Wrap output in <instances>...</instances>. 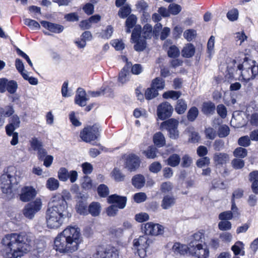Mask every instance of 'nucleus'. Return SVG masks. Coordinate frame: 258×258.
I'll use <instances>...</instances> for the list:
<instances>
[{
  "label": "nucleus",
  "instance_id": "nucleus-57",
  "mask_svg": "<svg viewBox=\"0 0 258 258\" xmlns=\"http://www.w3.org/2000/svg\"><path fill=\"white\" fill-rule=\"evenodd\" d=\"M230 130L226 125H223L219 128L218 136L220 138H224L229 134Z\"/></svg>",
  "mask_w": 258,
  "mask_h": 258
},
{
  "label": "nucleus",
  "instance_id": "nucleus-10",
  "mask_svg": "<svg viewBox=\"0 0 258 258\" xmlns=\"http://www.w3.org/2000/svg\"><path fill=\"white\" fill-rule=\"evenodd\" d=\"M142 230L144 231L146 235H158L163 233L162 226L158 224H154L151 222L146 223Z\"/></svg>",
  "mask_w": 258,
  "mask_h": 258
},
{
  "label": "nucleus",
  "instance_id": "nucleus-26",
  "mask_svg": "<svg viewBox=\"0 0 258 258\" xmlns=\"http://www.w3.org/2000/svg\"><path fill=\"white\" fill-rule=\"evenodd\" d=\"M146 180L144 176L141 174H137L134 176L132 179V183L134 186L137 188L140 189L145 184Z\"/></svg>",
  "mask_w": 258,
  "mask_h": 258
},
{
  "label": "nucleus",
  "instance_id": "nucleus-35",
  "mask_svg": "<svg viewBox=\"0 0 258 258\" xmlns=\"http://www.w3.org/2000/svg\"><path fill=\"white\" fill-rule=\"evenodd\" d=\"M158 150L156 147L151 146L148 147L146 150L143 151V153L148 159H154L157 157Z\"/></svg>",
  "mask_w": 258,
  "mask_h": 258
},
{
  "label": "nucleus",
  "instance_id": "nucleus-20",
  "mask_svg": "<svg viewBox=\"0 0 258 258\" xmlns=\"http://www.w3.org/2000/svg\"><path fill=\"white\" fill-rule=\"evenodd\" d=\"M132 63L126 62V65L123 68L119 74L118 81L122 84L126 83L129 80L130 76V69H131Z\"/></svg>",
  "mask_w": 258,
  "mask_h": 258
},
{
  "label": "nucleus",
  "instance_id": "nucleus-13",
  "mask_svg": "<svg viewBox=\"0 0 258 258\" xmlns=\"http://www.w3.org/2000/svg\"><path fill=\"white\" fill-rule=\"evenodd\" d=\"M126 198L121 197L116 194L112 195L108 197L107 199L108 202L110 204H114L119 209H123L126 205Z\"/></svg>",
  "mask_w": 258,
  "mask_h": 258
},
{
  "label": "nucleus",
  "instance_id": "nucleus-60",
  "mask_svg": "<svg viewBox=\"0 0 258 258\" xmlns=\"http://www.w3.org/2000/svg\"><path fill=\"white\" fill-rule=\"evenodd\" d=\"M238 11L236 9H233L227 14V18L231 21H234L238 19Z\"/></svg>",
  "mask_w": 258,
  "mask_h": 258
},
{
  "label": "nucleus",
  "instance_id": "nucleus-61",
  "mask_svg": "<svg viewBox=\"0 0 258 258\" xmlns=\"http://www.w3.org/2000/svg\"><path fill=\"white\" fill-rule=\"evenodd\" d=\"M147 196L144 192L136 193L134 196L135 202L137 203H141L145 202L147 200Z\"/></svg>",
  "mask_w": 258,
  "mask_h": 258
},
{
  "label": "nucleus",
  "instance_id": "nucleus-45",
  "mask_svg": "<svg viewBox=\"0 0 258 258\" xmlns=\"http://www.w3.org/2000/svg\"><path fill=\"white\" fill-rule=\"evenodd\" d=\"M24 24L28 26L32 30H37L40 27V24L36 21L30 19H24Z\"/></svg>",
  "mask_w": 258,
  "mask_h": 258
},
{
  "label": "nucleus",
  "instance_id": "nucleus-36",
  "mask_svg": "<svg viewBox=\"0 0 258 258\" xmlns=\"http://www.w3.org/2000/svg\"><path fill=\"white\" fill-rule=\"evenodd\" d=\"M187 249L188 247L183 244H181L179 243H175L172 246V250L173 251L177 254H180L181 255L185 254L187 252Z\"/></svg>",
  "mask_w": 258,
  "mask_h": 258
},
{
  "label": "nucleus",
  "instance_id": "nucleus-44",
  "mask_svg": "<svg viewBox=\"0 0 258 258\" xmlns=\"http://www.w3.org/2000/svg\"><path fill=\"white\" fill-rule=\"evenodd\" d=\"M167 54L169 57L177 58L180 55L179 49L175 45H171L167 51Z\"/></svg>",
  "mask_w": 258,
  "mask_h": 258
},
{
  "label": "nucleus",
  "instance_id": "nucleus-30",
  "mask_svg": "<svg viewBox=\"0 0 258 258\" xmlns=\"http://www.w3.org/2000/svg\"><path fill=\"white\" fill-rule=\"evenodd\" d=\"M137 17L132 14L130 15L126 19L125 21L126 32L130 33L131 32V29L133 28L137 23Z\"/></svg>",
  "mask_w": 258,
  "mask_h": 258
},
{
  "label": "nucleus",
  "instance_id": "nucleus-15",
  "mask_svg": "<svg viewBox=\"0 0 258 258\" xmlns=\"http://www.w3.org/2000/svg\"><path fill=\"white\" fill-rule=\"evenodd\" d=\"M88 98L86 97V93L84 89L79 88L75 96V102L80 106H85L87 104Z\"/></svg>",
  "mask_w": 258,
  "mask_h": 258
},
{
  "label": "nucleus",
  "instance_id": "nucleus-31",
  "mask_svg": "<svg viewBox=\"0 0 258 258\" xmlns=\"http://www.w3.org/2000/svg\"><path fill=\"white\" fill-rule=\"evenodd\" d=\"M153 141L158 147H162L165 145V138L161 132L156 133L153 136Z\"/></svg>",
  "mask_w": 258,
  "mask_h": 258
},
{
  "label": "nucleus",
  "instance_id": "nucleus-38",
  "mask_svg": "<svg viewBox=\"0 0 258 258\" xmlns=\"http://www.w3.org/2000/svg\"><path fill=\"white\" fill-rule=\"evenodd\" d=\"M199 112L198 108L196 106L191 107L187 113V118L189 121H194L196 120L199 115Z\"/></svg>",
  "mask_w": 258,
  "mask_h": 258
},
{
  "label": "nucleus",
  "instance_id": "nucleus-37",
  "mask_svg": "<svg viewBox=\"0 0 258 258\" xmlns=\"http://www.w3.org/2000/svg\"><path fill=\"white\" fill-rule=\"evenodd\" d=\"M181 95V92L171 90L164 92L163 94V97L165 99L171 98L175 100H178Z\"/></svg>",
  "mask_w": 258,
  "mask_h": 258
},
{
  "label": "nucleus",
  "instance_id": "nucleus-29",
  "mask_svg": "<svg viewBox=\"0 0 258 258\" xmlns=\"http://www.w3.org/2000/svg\"><path fill=\"white\" fill-rule=\"evenodd\" d=\"M187 105L186 101L183 99H178L175 106V110L178 114H182L186 110Z\"/></svg>",
  "mask_w": 258,
  "mask_h": 258
},
{
  "label": "nucleus",
  "instance_id": "nucleus-22",
  "mask_svg": "<svg viewBox=\"0 0 258 258\" xmlns=\"http://www.w3.org/2000/svg\"><path fill=\"white\" fill-rule=\"evenodd\" d=\"M152 241L148 239L147 235L144 236H141L138 239H135L133 241L134 248H136V246L142 247H148Z\"/></svg>",
  "mask_w": 258,
  "mask_h": 258
},
{
  "label": "nucleus",
  "instance_id": "nucleus-6",
  "mask_svg": "<svg viewBox=\"0 0 258 258\" xmlns=\"http://www.w3.org/2000/svg\"><path fill=\"white\" fill-rule=\"evenodd\" d=\"M101 126L98 123L85 127L80 132V137L86 143L98 140L100 136Z\"/></svg>",
  "mask_w": 258,
  "mask_h": 258
},
{
  "label": "nucleus",
  "instance_id": "nucleus-59",
  "mask_svg": "<svg viewBox=\"0 0 258 258\" xmlns=\"http://www.w3.org/2000/svg\"><path fill=\"white\" fill-rule=\"evenodd\" d=\"M233 215L231 211H227L221 213L219 215V219L221 220L228 221L232 219Z\"/></svg>",
  "mask_w": 258,
  "mask_h": 258
},
{
  "label": "nucleus",
  "instance_id": "nucleus-11",
  "mask_svg": "<svg viewBox=\"0 0 258 258\" xmlns=\"http://www.w3.org/2000/svg\"><path fill=\"white\" fill-rule=\"evenodd\" d=\"M140 160L139 157L134 154H130L126 159L125 168L130 171L136 170L140 166Z\"/></svg>",
  "mask_w": 258,
  "mask_h": 258
},
{
  "label": "nucleus",
  "instance_id": "nucleus-33",
  "mask_svg": "<svg viewBox=\"0 0 258 258\" xmlns=\"http://www.w3.org/2000/svg\"><path fill=\"white\" fill-rule=\"evenodd\" d=\"M165 85L164 80L161 77H157L152 80L151 86L158 91L163 90Z\"/></svg>",
  "mask_w": 258,
  "mask_h": 258
},
{
  "label": "nucleus",
  "instance_id": "nucleus-28",
  "mask_svg": "<svg viewBox=\"0 0 258 258\" xmlns=\"http://www.w3.org/2000/svg\"><path fill=\"white\" fill-rule=\"evenodd\" d=\"M195 53V47L191 43H188L181 50L182 56L185 58L191 57Z\"/></svg>",
  "mask_w": 258,
  "mask_h": 258
},
{
  "label": "nucleus",
  "instance_id": "nucleus-41",
  "mask_svg": "<svg viewBox=\"0 0 258 258\" xmlns=\"http://www.w3.org/2000/svg\"><path fill=\"white\" fill-rule=\"evenodd\" d=\"M92 180L90 177L85 175L83 177L81 181V187L84 189L87 190L91 189L92 187Z\"/></svg>",
  "mask_w": 258,
  "mask_h": 258
},
{
  "label": "nucleus",
  "instance_id": "nucleus-12",
  "mask_svg": "<svg viewBox=\"0 0 258 258\" xmlns=\"http://www.w3.org/2000/svg\"><path fill=\"white\" fill-rule=\"evenodd\" d=\"M36 195V191L34 188L27 186L22 189L20 199L22 201L26 202L33 199Z\"/></svg>",
  "mask_w": 258,
  "mask_h": 258
},
{
  "label": "nucleus",
  "instance_id": "nucleus-53",
  "mask_svg": "<svg viewBox=\"0 0 258 258\" xmlns=\"http://www.w3.org/2000/svg\"><path fill=\"white\" fill-rule=\"evenodd\" d=\"M28 10L31 16L35 19H38V16L41 14L40 8L37 6H30Z\"/></svg>",
  "mask_w": 258,
  "mask_h": 258
},
{
  "label": "nucleus",
  "instance_id": "nucleus-50",
  "mask_svg": "<svg viewBox=\"0 0 258 258\" xmlns=\"http://www.w3.org/2000/svg\"><path fill=\"white\" fill-rule=\"evenodd\" d=\"M131 9L128 5H125L120 8L118 11V15L121 18H126L131 13Z\"/></svg>",
  "mask_w": 258,
  "mask_h": 258
},
{
  "label": "nucleus",
  "instance_id": "nucleus-51",
  "mask_svg": "<svg viewBox=\"0 0 258 258\" xmlns=\"http://www.w3.org/2000/svg\"><path fill=\"white\" fill-rule=\"evenodd\" d=\"M247 151L245 148L238 147L235 149L233 155L236 157L243 158L247 156Z\"/></svg>",
  "mask_w": 258,
  "mask_h": 258
},
{
  "label": "nucleus",
  "instance_id": "nucleus-63",
  "mask_svg": "<svg viewBox=\"0 0 258 258\" xmlns=\"http://www.w3.org/2000/svg\"><path fill=\"white\" fill-rule=\"evenodd\" d=\"M59 186L58 180L54 178H49V188L50 190H56Z\"/></svg>",
  "mask_w": 258,
  "mask_h": 258
},
{
  "label": "nucleus",
  "instance_id": "nucleus-2",
  "mask_svg": "<svg viewBox=\"0 0 258 258\" xmlns=\"http://www.w3.org/2000/svg\"><path fill=\"white\" fill-rule=\"evenodd\" d=\"M83 238L80 229L77 226H69L54 240V248L63 253H72L79 249Z\"/></svg>",
  "mask_w": 258,
  "mask_h": 258
},
{
  "label": "nucleus",
  "instance_id": "nucleus-3",
  "mask_svg": "<svg viewBox=\"0 0 258 258\" xmlns=\"http://www.w3.org/2000/svg\"><path fill=\"white\" fill-rule=\"evenodd\" d=\"M72 199L71 194L67 190H63L62 194H55L49 202V228L57 229L63 222L66 218L67 201Z\"/></svg>",
  "mask_w": 258,
  "mask_h": 258
},
{
  "label": "nucleus",
  "instance_id": "nucleus-39",
  "mask_svg": "<svg viewBox=\"0 0 258 258\" xmlns=\"http://www.w3.org/2000/svg\"><path fill=\"white\" fill-rule=\"evenodd\" d=\"M142 31V36L145 40L151 38L152 35H153L152 26L149 24H146L143 27Z\"/></svg>",
  "mask_w": 258,
  "mask_h": 258
},
{
  "label": "nucleus",
  "instance_id": "nucleus-47",
  "mask_svg": "<svg viewBox=\"0 0 258 258\" xmlns=\"http://www.w3.org/2000/svg\"><path fill=\"white\" fill-rule=\"evenodd\" d=\"M112 176L113 177L114 180L116 181H121L124 179V175L122 173L120 170L117 168H114L111 172Z\"/></svg>",
  "mask_w": 258,
  "mask_h": 258
},
{
  "label": "nucleus",
  "instance_id": "nucleus-14",
  "mask_svg": "<svg viewBox=\"0 0 258 258\" xmlns=\"http://www.w3.org/2000/svg\"><path fill=\"white\" fill-rule=\"evenodd\" d=\"M176 199L172 194H166L163 197L161 207L164 210H168L172 208L176 203Z\"/></svg>",
  "mask_w": 258,
  "mask_h": 258
},
{
  "label": "nucleus",
  "instance_id": "nucleus-32",
  "mask_svg": "<svg viewBox=\"0 0 258 258\" xmlns=\"http://www.w3.org/2000/svg\"><path fill=\"white\" fill-rule=\"evenodd\" d=\"M88 203L77 202L76 205V210L77 212L80 215H87L88 214Z\"/></svg>",
  "mask_w": 258,
  "mask_h": 258
},
{
  "label": "nucleus",
  "instance_id": "nucleus-7",
  "mask_svg": "<svg viewBox=\"0 0 258 258\" xmlns=\"http://www.w3.org/2000/svg\"><path fill=\"white\" fill-rule=\"evenodd\" d=\"M178 125L179 121L175 118L168 119L161 123V127L167 130L168 137L173 140H176L179 137Z\"/></svg>",
  "mask_w": 258,
  "mask_h": 258
},
{
  "label": "nucleus",
  "instance_id": "nucleus-54",
  "mask_svg": "<svg viewBox=\"0 0 258 258\" xmlns=\"http://www.w3.org/2000/svg\"><path fill=\"white\" fill-rule=\"evenodd\" d=\"M232 225L230 222L222 220L218 223V228L222 231H227L231 229Z\"/></svg>",
  "mask_w": 258,
  "mask_h": 258
},
{
  "label": "nucleus",
  "instance_id": "nucleus-9",
  "mask_svg": "<svg viewBox=\"0 0 258 258\" xmlns=\"http://www.w3.org/2000/svg\"><path fill=\"white\" fill-rule=\"evenodd\" d=\"M41 201L38 199L34 202L28 203L24 209V216L29 219H32L35 214L41 209Z\"/></svg>",
  "mask_w": 258,
  "mask_h": 258
},
{
  "label": "nucleus",
  "instance_id": "nucleus-16",
  "mask_svg": "<svg viewBox=\"0 0 258 258\" xmlns=\"http://www.w3.org/2000/svg\"><path fill=\"white\" fill-rule=\"evenodd\" d=\"M20 120L17 115H13L10 118V123L6 126V131L8 135H10L12 132L20 126Z\"/></svg>",
  "mask_w": 258,
  "mask_h": 258
},
{
  "label": "nucleus",
  "instance_id": "nucleus-40",
  "mask_svg": "<svg viewBox=\"0 0 258 258\" xmlns=\"http://www.w3.org/2000/svg\"><path fill=\"white\" fill-rule=\"evenodd\" d=\"M39 160L44 161V165L48 167V155H47V152L42 148L37 151Z\"/></svg>",
  "mask_w": 258,
  "mask_h": 258
},
{
  "label": "nucleus",
  "instance_id": "nucleus-64",
  "mask_svg": "<svg viewBox=\"0 0 258 258\" xmlns=\"http://www.w3.org/2000/svg\"><path fill=\"white\" fill-rule=\"evenodd\" d=\"M14 112L13 108L12 106H8L4 108L0 109V113L5 117L11 116Z\"/></svg>",
  "mask_w": 258,
  "mask_h": 258
},
{
  "label": "nucleus",
  "instance_id": "nucleus-24",
  "mask_svg": "<svg viewBox=\"0 0 258 258\" xmlns=\"http://www.w3.org/2000/svg\"><path fill=\"white\" fill-rule=\"evenodd\" d=\"M249 180L252 182L251 189L252 191L258 194V171L255 170L249 174Z\"/></svg>",
  "mask_w": 258,
  "mask_h": 258
},
{
  "label": "nucleus",
  "instance_id": "nucleus-49",
  "mask_svg": "<svg viewBox=\"0 0 258 258\" xmlns=\"http://www.w3.org/2000/svg\"><path fill=\"white\" fill-rule=\"evenodd\" d=\"M64 30V27L60 24L49 22V32L60 33Z\"/></svg>",
  "mask_w": 258,
  "mask_h": 258
},
{
  "label": "nucleus",
  "instance_id": "nucleus-1",
  "mask_svg": "<svg viewBox=\"0 0 258 258\" xmlns=\"http://www.w3.org/2000/svg\"><path fill=\"white\" fill-rule=\"evenodd\" d=\"M30 236L25 232L12 233L2 239V254L5 258H18L30 250Z\"/></svg>",
  "mask_w": 258,
  "mask_h": 258
},
{
  "label": "nucleus",
  "instance_id": "nucleus-62",
  "mask_svg": "<svg viewBox=\"0 0 258 258\" xmlns=\"http://www.w3.org/2000/svg\"><path fill=\"white\" fill-rule=\"evenodd\" d=\"M196 31L192 29H189L185 31L183 33L184 37L188 41L192 40L196 37Z\"/></svg>",
  "mask_w": 258,
  "mask_h": 258
},
{
  "label": "nucleus",
  "instance_id": "nucleus-21",
  "mask_svg": "<svg viewBox=\"0 0 258 258\" xmlns=\"http://www.w3.org/2000/svg\"><path fill=\"white\" fill-rule=\"evenodd\" d=\"M213 161L216 165H223L229 161V156L225 153L216 152L213 155Z\"/></svg>",
  "mask_w": 258,
  "mask_h": 258
},
{
  "label": "nucleus",
  "instance_id": "nucleus-8",
  "mask_svg": "<svg viewBox=\"0 0 258 258\" xmlns=\"http://www.w3.org/2000/svg\"><path fill=\"white\" fill-rule=\"evenodd\" d=\"M173 111L172 106L169 102H164L158 106L157 114L160 119L164 120L172 115Z\"/></svg>",
  "mask_w": 258,
  "mask_h": 258
},
{
  "label": "nucleus",
  "instance_id": "nucleus-43",
  "mask_svg": "<svg viewBox=\"0 0 258 258\" xmlns=\"http://www.w3.org/2000/svg\"><path fill=\"white\" fill-rule=\"evenodd\" d=\"M158 95V92L157 90L155 89L154 88L151 86L150 88H148L145 93V96L146 99L151 100Z\"/></svg>",
  "mask_w": 258,
  "mask_h": 258
},
{
  "label": "nucleus",
  "instance_id": "nucleus-19",
  "mask_svg": "<svg viewBox=\"0 0 258 258\" xmlns=\"http://www.w3.org/2000/svg\"><path fill=\"white\" fill-rule=\"evenodd\" d=\"M203 237V234L201 232H197L193 234L189 239L190 241L188 246V250L202 245L201 242H202Z\"/></svg>",
  "mask_w": 258,
  "mask_h": 258
},
{
  "label": "nucleus",
  "instance_id": "nucleus-55",
  "mask_svg": "<svg viewBox=\"0 0 258 258\" xmlns=\"http://www.w3.org/2000/svg\"><path fill=\"white\" fill-rule=\"evenodd\" d=\"M250 140V137L248 136H243L239 138L238 144L241 146L247 147L251 144Z\"/></svg>",
  "mask_w": 258,
  "mask_h": 258
},
{
  "label": "nucleus",
  "instance_id": "nucleus-17",
  "mask_svg": "<svg viewBox=\"0 0 258 258\" xmlns=\"http://www.w3.org/2000/svg\"><path fill=\"white\" fill-rule=\"evenodd\" d=\"M189 252L197 258H207L209 256V251L206 246L203 247V245L192 248L189 250Z\"/></svg>",
  "mask_w": 258,
  "mask_h": 258
},
{
  "label": "nucleus",
  "instance_id": "nucleus-25",
  "mask_svg": "<svg viewBox=\"0 0 258 258\" xmlns=\"http://www.w3.org/2000/svg\"><path fill=\"white\" fill-rule=\"evenodd\" d=\"M215 109V104L211 101L204 102L202 105V111L206 115L213 114Z\"/></svg>",
  "mask_w": 258,
  "mask_h": 258
},
{
  "label": "nucleus",
  "instance_id": "nucleus-58",
  "mask_svg": "<svg viewBox=\"0 0 258 258\" xmlns=\"http://www.w3.org/2000/svg\"><path fill=\"white\" fill-rule=\"evenodd\" d=\"M205 134L206 138L210 140H214L216 136V131L211 127L206 128Z\"/></svg>",
  "mask_w": 258,
  "mask_h": 258
},
{
  "label": "nucleus",
  "instance_id": "nucleus-27",
  "mask_svg": "<svg viewBox=\"0 0 258 258\" xmlns=\"http://www.w3.org/2000/svg\"><path fill=\"white\" fill-rule=\"evenodd\" d=\"M133 43H135L134 48V49L138 52L144 51L146 48V40L142 37L131 39Z\"/></svg>",
  "mask_w": 258,
  "mask_h": 258
},
{
  "label": "nucleus",
  "instance_id": "nucleus-42",
  "mask_svg": "<svg viewBox=\"0 0 258 258\" xmlns=\"http://www.w3.org/2000/svg\"><path fill=\"white\" fill-rule=\"evenodd\" d=\"M97 192L100 197L105 198L108 196L109 190L106 185L101 184L97 188Z\"/></svg>",
  "mask_w": 258,
  "mask_h": 258
},
{
  "label": "nucleus",
  "instance_id": "nucleus-48",
  "mask_svg": "<svg viewBox=\"0 0 258 258\" xmlns=\"http://www.w3.org/2000/svg\"><path fill=\"white\" fill-rule=\"evenodd\" d=\"M31 148L34 151H37L42 148V143L37 138L33 137L30 141Z\"/></svg>",
  "mask_w": 258,
  "mask_h": 258
},
{
  "label": "nucleus",
  "instance_id": "nucleus-18",
  "mask_svg": "<svg viewBox=\"0 0 258 258\" xmlns=\"http://www.w3.org/2000/svg\"><path fill=\"white\" fill-rule=\"evenodd\" d=\"M94 258H118V252L113 249H106L105 251H97L94 254Z\"/></svg>",
  "mask_w": 258,
  "mask_h": 258
},
{
  "label": "nucleus",
  "instance_id": "nucleus-5",
  "mask_svg": "<svg viewBox=\"0 0 258 258\" xmlns=\"http://www.w3.org/2000/svg\"><path fill=\"white\" fill-rule=\"evenodd\" d=\"M241 55L243 57V62L242 64H239L237 68L241 71V74L243 79L248 82L253 79L258 75V65L256 64L255 61L248 58L244 53H241Z\"/></svg>",
  "mask_w": 258,
  "mask_h": 258
},
{
  "label": "nucleus",
  "instance_id": "nucleus-46",
  "mask_svg": "<svg viewBox=\"0 0 258 258\" xmlns=\"http://www.w3.org/2000/svg\"><path fill=\"white\" fill-rule=\"evenodd\" d=\"M68 169L64 167H61L58 171V178L60 181H66L69 179Z\"/></svg>",
  "mask_w": 258,
  "mask_h": 258
},
{
  "label": "nucleus",
  "instance_id": "nucleus-34",
  "mask_svg": "<svg viewBox=\"0 0 258 258\" xmlns=\"http://www.w3.org/2000/svg\"><path fill=\"white\" fill-rule=\"evenodd\" d=\"M180 161V157L177 154L171 155L167 159V164L173 167L177 166L179 164Z\"/></svg>",
  "mask_w": 258,
  "mask_h": 258
},
{
  "label": "nucleus",
  "instance_id": "nucleus-56",
  "mask_svg": "<svg viewBox=\"0 0 258 258\" xmlns=\"http://www.w3.org/2000/svg\"><path fill=\"white\" fill-rule=\"evenodd\" d=\"M181 11V7L180 6L175 4H172L169 6L168 11L169 12L173 15H177Z\"/></svg>",
  "mask_w": 258,
  "mask_h": 258
},
{
  "label": "nucleus",
  "instance_id": "nucleus-52",
  "mask_svg": "<svg viewBox=\"0 0 258 258\" xmlns=\"http://www.w3.org/2000/svg\"><path fill=\"white\" fill-rule=\"evenodd\" d=\"M181 166L183 168H188L192 164L191 158L188 155H184L181 159Z\"/></svg>",
  "mask_w": 258,
  "mask_h": 258
},
{
  "label": "nucleus",
  "instance_id": "nucleus-23",
  "mask_svg": "<svg viewBox=\"0 0 258 258\" xmlns=\"http://www.w3.org/2000/svg\"><path fill=\"white\" fill-rule=\"evenodd\" d=\"M88 214H91L93 217L98 216L101 210L100 204L98 202H93L88 207Z\"/></svg>",
  "mask_w": 258,
  "mask_h": 258
},
{
  "label": "nucleus",
  "instance_id": "nucleus-4",
  "mask_svg": "<svg viewBox=\"0 0 258 258\" xmlns=\"http://www.w3.org/2000/svg\"><path fill=\"white\" fill-rule=\"evenodd\" d=\"M21 172L16 167L10 166L1 176V188L3 194H6L8 199L13 198L15 192L19 188Z\"/></svg>",
  "mask_w": 258,
  "mask_h": 258
}]
</instances>
